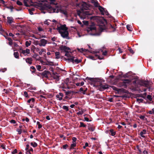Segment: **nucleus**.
<instances>
[{
	"label": "nucleus",
	"mask_w": 154,
	"mask_h": 154,
	"mask_svg": "<svg viewBox=\"0 0 154 154\" xmlns=\"http://www.w3.org/2000/svg\"><path fill=\"white\" fill-rule=\"evenodd\" d=\"M82 3L80 10L77 11V13L81 19H83L88 17V15H91L92 12L88 10L89 8L90 7L89 5L84 2H82Z\"/></svg>",
	"instance_id": "nucleus-1"
},
{
	"label": "nucleus",
	"mask_w": 154,
	"mask_h": 154,
	"mask_svg": "<svg viewBox=\"0 0 154 154\" xmlns=\"http://www.w3.org/2000/svg\"><path fill=\"white\" fill-rule=\"evenodd\" d=\"M90 18L91 20H96L99 26L100 30L101 32H103V30L106 29L107 21L103 17L97 16H92L90 17Z\"/></svg>",
	"instance_id": "nucleus-2"
},
{
	"label": "nucleus",
	"mask_w": 154,
	"mask_h": 154,
	"mask_svg": "<svg viewBox=\"0 0 154 154\" xmlns=\"http://www.w3.org/2000/svg\"><path fill=\"white\" fill-rule=\"evenodd\" d=\"M133 84L137 88L140 86H144L147 88L149 87V83L148 81L143 80H134L133 82Z\"/></svg>",
	"instance_id": "nucleus-3"
},
{
	"label": "nucleus",
	"mask_w": 154,
	"mask_h": 154,
	"mask_svg": "<svg viewBox=\"0 0 154 154\" xmlns=\"http://www.w3.org/2000/svg\"><path fill=\"white\" fill-rule=\"evenodd\" d=\"M86 80H90L91 82H93L94 84V86L96 87H98L99 88H100L103 82H104V81L99 79V78H88L87 77L86 78Z\"/></svg>",
	"instance_id": "nucleus-4"
},
{
	"label": "nucleus",
	"mask_w": 154,
	"mask_h": 154,
	"mask_svg": "<svg viewBox=\"0 0 154 154\" xmlns=\"http://www.w3.org/2000/svg\"><path fill=\"white\" fill-rule=\"evenodd\" d=\"M56 29L58 30L59 32H61V30L64 31H67L68 30V28L66 27V24L61 25L60 26H57Z\"/></svg>",
	"instance_id": "nucleus-5"
},
{
	"label": "nucleus",
	"mask_w": 154,
	"mask_h": 154,
	"mask_svg": "<svg viewBox=\"0 0 154 154\" xmlns=\"http://www.w3.org/2000/svg\"><path fill=\"white\" fill-rule=\"evenodd\" d=\"M131 81V79H125L123 80L122 83V86H123L124 88H126L127 86V84H129Z\"/></svg>",
	"instance_id": "nucleus-6"
},
{
	"label": "nucleus",
	"mask_w": 154,
	"mask_h": 154,
	"mask_svg": "<svg viewBox=\"0 0 154 154\" xmlns=\"http://www.w3.org/2000/svg\"><path fill=\"white\" fill-rule=\"evenodd\" d=\"M78 50L79 51L81 52H87V51H89L90 53L94 54H96L97 53H99V52H96L95 51H92L91 50H90L89 51L87 49H84L83 48H81L80 49L78 48Z\"/></svg>",
	"instance_id": "nucleus-7"
},
{
	"label": "nucleus",
	"mask_w": 154,
	"mask_h": 154,
	"mask_svg": "<svg viewBox=\"0 0 154 154\" xmlns=\"http://www.w3.org/2000/svg\"><path fill=\"white\" fill-rule=\"evenodd\" d=\"M63 91H64L66 95L69 96H71V97H72V96L73 95V94L78 93V92H75L74 91H66L65 90H63Z\"/></svg>",
	"instance_id": "nucleus-8"
},
{
	"label": "nucleus",
	"mask_w": 154,
	"mask_h": 154,
	"mask_svg": "<svg viewBox=\"0 0 154 154\" xmlns=\"http://www.w3.org/2000/svg\"><path fill=\"white\" fill-rule=\"evenodd\" d=\"M41 74L43 77L48 78L49 75H51V72L45 70L43 72L41 73Z\"/></svg>",
	"instance_id": "nucleus-9"
},
{
	"label": "nucleus",
	"mask_w": 154,
	"mask_h": 154,
	"mask_svg": "<svg viewBox=\"0 0 154 154\" xmlns=\"http://www.w3.org/2000/svg\"><path fill=\"white\" fill-rule=\"evenodd\" d=\"M59 33L60 34L61 36L63 38H66L68 37L69 34L68 30L60 32Z\"/></svg>",
	"instance_id": "nucleus-10"
},
{
	"label": "nucleus",
	"mask_w": 154,
	"mask_h": 154,
	"mask_svg": "<svg viewBox=\"0 0 154 154\" xmlns=\"http://www.w3.org/2000/svg\"><path fill=\"white\" fill-rule=\"evenodd\" d=\"M59 48L60 50L64 51L65 52H67V51L70 50V48L69 47L63 45L60 46Z\"/></svg>",
	"instance_id": "nucleus-11"
},
{
	"label": "nucleus",
	"mask_w": 154,
	"mask_h": 154,
	"mask_svg": "<svg viewBox=\"0 0 154 154\" xmlns=\"http://www.w3.org/2000/svg\"><path fill=\"white\" fill-rule=\"evenodd\" d=\"M109 88L108 85H103V83L102 85L100 86L99 88V90L101 91H103V90Z\"/></svg>",
	"instance_id": "nucleus-12"
},
{
	"label": "nucleus",
	"mask_w": 154,
	"mask_h": 154,
	"mask_svg": "<svg viewBox=\"0 0 154 154\" xmlns=\"http://www.w3.org/2000/svg\"><path fill=\"white\" fill-rule=\"evenodd\" d=\"M40 43L39 44L40 46H45L47 43V41L45 39H42L40 40Z\"/></svg>",
	"instance_id": "nucleus-13"
},
{
	"label": "nucleus",
	"mask_w": 154,
	"mask_h": 154,
	"mask_svg": "<svg viewBox=\"0 0 154 154\" xmlns=\"http://www.w3.org/2000/svg\"><path fill=\"white\" fill-rule=\"evenodd\" d=\"M96 57H97L98 59L100 60H102V58H101L100 57V56H98L97 54H95V56H89V58L93 60H95L97 59V58H96Z\"/></svg>",
	"instance_id": "nucleus-14"
},
{
	"label": "nucleus",
	"mask_w": 154,
	"mask_h": 154,
	"mask_svg": "<svg viewBox=\"0 0 154 154\" xmlns=\"http://www.w3.org/2000/svg\"><path fill=\"white\" fill-rule=\"evenodd\" d=\"M56 74H57V73H56L55 74L54 73H53V75H51V76L54 79H55L56 81H59V77L60 76L56 75Z\"/></svg>",
	"instance_id": "nucleus-15"
},
{
	"label": "nucleus",
	"mask_w": 154,
	"mask_h": 154,
	"mask_svg": "<svg viewBox=\"0 0 154 154\" xmlns=\"http://www.w3.org/2000/svg\"><path fill=\"white\" fill-rule=\"evenodd\" d=\"M98 7V9L101 12V14L102 15H104V12L105 11L104 8L100 5H99Z\"/></svg>",
	"instance_id": "nucleus-16"
},
{
	"label": "nucleus",
	"mask_w": 154,
	"mask_h": 154,
	"mask_svg": "<svg viewBox=\"0 0 154 154\" xmlns=\"http://www.w3.org/2000/svg\"><path fill=\"white\" fill-rule=\"evenodd\" d=\"M64 82L65 84L67 86V88L68 89H70L71 88L69 86V83H70L69 82V78H67L64 81Z\"/></svg>",
	"instance_id": "nucleus-17"
},
{
	"label": "nucleus",
	"mask_w": 154,
	"mask_h": 154,
	"mask_svg": "<svg viewBox=\"0 0 154 154\" xmlns=\"http://www.w3.org/2000/svg\"><path fill=\"white\" fill-rule=\"evenodd\" d=\"M146 131L145 129H143L142 131L140 133V136L143 138H145V137L143 135V134H145L146 133Z\"/></svg>",
	"instance_id": "nucleus-18"
},
{
	"label": "nucleus",
	"mask_w": 154,
	"mask_h": 154,
	"mask_svg": "<svg viewBox=\"0 0 154 154\" xmlns=\"http://www.w3.org/2000/svg\"><path fill=\"white\" fill-rule=\"evenodd\" d=\"M21 53H23L25 56H26L27 55L26 54V53L27 54H30V50L28 49H26V50H22Z\"/></svg>",
	"instance_id": "nucleus-19"
},
{
	"label": "nucleus",
	"mask_w": 154,
	"mask_h": 154,
	"mask_svg": "<svg viewBox=\"0 0 154 154\" xmlns=\"http://www.w3.org/2000/svg\"><path fill=\"white\" fill-rule=\"evenodd\" d=\"M26 61L27 63H28L29 64H31L32 59L31 58H27L26 59Z\"/></svg>",
	"instance_id": "nucleus-20"
},
{
	"label": "nucleus",
	"mask_w": 154,
	"mask_h": 154,
	"mask_svg": "<svg viewBox=\"0 0 154 154\" xmlns=\"http://www.w3.org/2000/svg\"><path fill=\"white\" fill-rule=\"evenodd\" d=\"M7 22L9 24H11L13 22V19L12 17H7Z\"/></svg>",
	"instance_id": "nucleus-21"
},
{
	"label": "nucleus",
	"mask_w": 154,
	"mask_h": 154,
	"mask_svg": "<svg viewBox=\"0 0 154 154\" xmlns=\"http://www.w3.org/2000/svg\"><path fill=\"white\" fill-rule=\"evenodd\" d=\"M131 72H129L126 74L123 75L122 77L125 78H129L130 76L131 75Z\"/></svg>",
	"instance_id": "nucleus-22"
},
{
	"label": "nucleus",
	"mask_w": 154,
	"mask_h": 154,
	"mask_svg": "<svg viewBox=\"0 0 154 154\" xmlns=\"http://www.w3.org/2000/svg\"><path fill=\"white\" fill-rule=\"evenodd\" d=\"M92 2L94 3V5L95 7H98L99 5L97 1L96 0H92Z\"/></svg>",
	"instance_id": "nucleus-23"
},
{
	"label": "nucleus",
	"mask_w": 154,
	"mask_h": 154,
	"mask_svg": "<svg viewBox=\"0 0 154 154\" xmlns=\"http://www.w3.org/2000/svg\"><path fill=\"white\" fill-rule=\"evenodd\" d=\"M44 65H50L51 66H54V64L53 63V62L51 61H47L45 63Z\"/></svg>",
	"instance_id": "nucleus-24"
},
{
	"label": "nucleus",
	"mask_w": 154,
	"mask_h": 154,
	"mask_svg": "<svg viewBox=\"0 0 154 154\" xmlns=\"http://www.w3.org/2000/svg\"><path fill=\"white\" fill-rule=\"evenodd\" d=\"M35 101V98H32L28 100L27 102L29 103H30L31 102L34 103Z\"/></svg>",
	"instance_id": "nucleus-25"
},
{
	"label": "nucleus",
	"mask_w": 154,
	"mask_h": 154,
	"mask_svg": "<svg viewBox=\"0 0 154 154\" xmlns=\"http://www.w3.org/2000/svg\"><path fill=\"white\" fill-rule=\"evenodd\" d=\"M14 55L15 58L17 59L19 58V54L18 52H14Z\"/></svg>",
	"instance_id": "nucleus-26"
},
{
	"label": "nucleus",
	"mask_w": 154,
	"mask_h": 154,
	"mask_svg": "<svg viewBox=\"0 0 154 154\" xmlns=\"http://www.w3.org/2000/svg\"><path fill=\"white\" fill-rule=\"evenodd\" d=\"M60 12V13L63 14L65 15H66L67 14V12L66 11L63 10H62L61 9H60L59 10V12Z\"/></svg>",
	"instance_id": "nucleus-27"
},
{
	"label": "nucleus",
	"mask_w": 154,
	"mask_h": 154,
	"mask_svg": "<svg viewBox=\"0 0 154 154\" xmlns=\"http://www.w3.org/2000/svg\"><path fill=\"white\" fill-rule=\"evenodd\" d=\"M82 61V60L81 59L79 60L78 59H76L75 60L74 59V63H75L77 64H78L80 63H81Z\"/></svg>",
	"instance_id": "nucleus-28"
},
{
	"label": "nucleus",
	"mask_w": 154,
	"mask_h": 154,
	"mask_svg": "<svg viewBox=\"0 0 154 154\" xmlns=\"http://www.w3.org/2000/svg\"><path fill=\"white\" fill-rule=\"evenodd\" d=\"M51 8H53V7L50 5L48 6V11L50 13H52V10Z\"/></svg>",
	"instance_id": "nucleus-29"
},
{
	"label": "nucleus",
	"mask_w": 154,
	"mask_h": 154,
	"mask_svg": "<svg viewBox=\"0 0 154 154\" xmlns=\"http://www.w3.org/2000/svg\"><path fill=\"white\" fill-rule=\"evenodd\" d=\"M60 54V53L59 52H56L55 53V54L56 56V59H58L60 58L59 55Z\"/></svg>",
	"instance_id": "nucleus-30"
},
{
	"label": "nucleus",
	"mask_w": 154,
	"mask_h": 154,
	"mask_svg": "<svg viewBox=\"0 0 154 154\" xmlns=\"http://www.w3.org/2000/svg\"><path fill=\"white\" fill-rule=\"evenodd\" d=\"M110 132L111 133V134L112 136H114L116 134V132L114 131L113 129H111L110 130Z\"/></svg>",
	"instance_id": "nucleus-31"
},
{
	"label": "nucleus",
	"mask_w": 154,
	"mask_h": 154,
	"mask_svg": "<svg viewBox=\"0 0 154 154\" xmlns=\"http://www.w3.org/2000/svg\"><path fill=\"white\" fill-rule=\"evenodd\" d=\"M126 28L129 31H131L132 30V28L131 26L129 25H127Z\"/></svg>",
	"instance_id": "nucleus-32"
},
{
	"label": "nucleus",
	"mask_w": 154,
	"mask_h": 154,
	"mask_svg": "<svg viewBox=\"0 0 154 154\" xmlns=\"http://www.w3.org/2000/svg\"><path fill=\"white\" fill-rule=\"evenodd\" d=\"M31 145L34 147H35L37 146V144L35 142L31 143Z\"/></svg>",
	"instance_id": "nucleus-33"
},
{
	"label": "nucleus",
	"mask_w": 154,
	"mask_h": 154,
	"mask_svg": "<svg viewBox=\"0 0 154 154\" xmlns=\"http://www.w3.org/2000/svg\"><path fill=\"white\" fill-rule=\"evenodd\" d=\"M52 10V13L56 12L57 13H58L59 12V9H56V8H51Z\"/></svg>",
	"instance_id": "nucleus-34"
},
{
	"label": "nucleus",
	"mask_w": 154,
	"mask_h": 154,
	"mask_svg": "<svg viewBox=\"0 0 154 154\" xmlns=\"http://www.w3.org/2000/svg\"><path fill=\"white\" fill-rule=\"evenodd\" d=\"M31 44V41H29V42L28 41H26L25 42V45L26 47H28Z\"/></svg>",
	"instance_id": "nucleus-35"
},
{
	"label": "nucleus",
	"mask_w": 154,
	"mask_h": 154,
	"mask_svg": "<svg viewBox=\"0 0 154 154\" xmlns=\"http://www.w3.org/2000/svg\"><path fill=\"white\" fill-rule=\"evenodd\" d=\"M71 98H72V97H69V96L66 95V96H65L64 97V98L63 99V101H65V100H67L70 99Z\"/></svg>",
	"instance_id": "nucleus-36"
},
{
	"label": "nucleus",
	"mask_w": 154,
	"mask_h": 154,
	"mask_svg": "<svg viewBox=\"0 0 154 154\" xmlns=\"http://www.w3.org/2000/svg\"><path fill=\"white\" fill-rule=\"evenodd\" d=\"M62 108L65 110L66 111H68L69 110L68 107L66 106H63Z\"/></svg>",
	"instance_id": "nucleus-37"
},
{
	"label": "nucleus",
	"mask_w": 154,
	"mask_h": 154,
	"mask_svg": "<svg viewBox=\"0 0 154 154\" xmlns=\"http://www.w3.org/2000/svg\"><path fill=\"white\" fill-rule=\"evenodd\" d=\"M75 57H72V58H68V60L70 61L71 62H72V63H74V58Z\"/></svg>",
	"instance_id": "nucleus-38"
},
{
	"label": "nucleus",
	"mask_w": 154,
	"mask_h": 154,
	"mask_svg": "<svg viewBox=\"0 0 154 154\" xmlns=\"http://www.w3.org/2000/svg\"><path fill=\"white\" fill-rule=\"evenodd\" d=\"M125 90L123 88H118L117 91L119 93H122L124 92Z\"/></svg>",
	"instance_id": "nucleus-39"
},
{
	"label": "nucleus",
	"mask_w": 154,
	"mask_h": 154,
	"mask_svg": "<svg viewBox=\"0 0 154 154\" xmlns=\"http://www.w3.org/2000/svg\"><path fill=\"white\" fill-rule=\"evenodd\" d=\"M6 8L8 9H11V12L13 11V9L14 8L13 6H11L9 7L6 6Z\"/></svg>",
	"instance_id": "nucleus-40"
},
{
	"label": "nucleus",
	"mask_w": 154,
	"mask_h": 154,
	"mask_svg": "<svg viewBox=\"0 0 154 154\" xmlns=\"http://www.w3.org/2000/svg\"><path fill=\"white\" fill-rule=\"evenodd\" d=\"M86 127V125L84 124V123L82 122H80V125L79 126L80 127Z\"/></svg>",
	"instance_id": "nucleus-41"
},
{
	"label": "nucleus",
	"mask_w": 154,
	"mask_h": 154,
	"mask_svg": "<svg viewBox=\"0 0 154 154\" xmlns=\"http://www.w3.org/2000/svg\"><path fill=\"white\" fill-rule=\"evenodd\" d=\"M88 129L89 130H91L92 131H93L94 130V128L92 126H88Z\"/></svg>",
	"instance_id": "nucleus-42"
},
{
	"label": "nucleus",
	"mask_w": 154,
	"mask_h": 154,
	"mask_svg": "<svg viewBox=\"0 0 154 154\" xmlns=\"http://www.w3.org/2000/svg\"><path fill=\"white\" fill-rule=\"evenodd\" d=\"M79 91L81 92H82V93L83 94H85V91H84L83 90V88L82 87L81 88L79 89Z\"/></svg>",
	"instance_id": "nucleus-43"
},
{
	"label": "nucleus",
	"mask_w": 154,
	"mask_h": 154,
	"mask_svg": "<svg viewBox=\"0 0 154 154\" xmlns=\"http://www.w3.org/2000/svg\"><path fill=\"white\" fill-rule=\"evenodd\" d=\"M30 68L32 69L33 70L32 71V72L34 73L36 71V69L34 66H32Z\"/></svg>",
	"instance_id": "nucleus-44"
},
{
	"label": "nucleus",
	"mask_w": 154,
	"mask_h": 154,
	"mask_svg": "<svg viewBox=\"0 0 154 154\" xmlns=\"http://www.w3.org/2000/svg\"><path fill=\"white\" fill-rule=\"evenodd\" d=\"M146 93H144L143 94H140V97H142L143 98L145 99L146 97Z\"/></svg>",
	"instance_id": "nucleus-45"
},
{
	"label": "nucleus",
	"mask_w": 154,
	"mask_h": 154,
	"mask_svg": "<svg viewBox=\"0 0 154 154\" xmlns=\"http://www.w3.org/2000/svg\"><path fill=\"white\" fill-rule=\"evenodd\" d=\"M76 146V143H72L71 144L70 146L71 147V148L74 149V147L75 146Z\"/></svg>",
	"instance_id": "nucleus-46"
},
{
	"label": "nucleus",
	"mask_w": 154,
	"mask_h": 154,
	"mask_svg": "<svg viewBox=\"0 0 154 154\" xmlns=\"http://www.w3.org/2000/svg\"><path fill=\"white\" fill-rule=\"evenodd\" d=\"M147 98L150 101H151L152 100V96L150 95H148L147 96Z\"/></svg>",
	"instance_id": "nucleus-47"
},
{
	"label": "nucleus",
	"mask_w": 154,
	"mask_h": 154,
	"mask_svg": "<svg viewBox=\"0 0 154 154\" xmlns=\"http://www.w3.org/2000/svg\"><path fill=\"white\" fill-rule=\"evenodd\" d=\"M143 100L142 99H139L137 98L136 100L137 102H138L139 103L142 102L143 101Z\"/></svg>",
	"instance_id": "nucleus-48"
},
{
	"label": "nucleus",
	"mask_w": 154,
	"mask_h": 154,
	"mask_svg": "<svg viewBox=\"0 0 154 154\" xmlns=\"http://www.w3.org/2000/svg\"><path fill=\"white\" fill-rule=\"evenodd\" d=\"M66 52V53L65 54V56H67V57H71L70 55V54H69V52L68 51H67V52Z\"/></svg>",
	"instance_id": "nucleus-49"
},
{
	"label": "nucleus",
	"mask_w": 154,
	"mask_h": 154,
	"mask_svg": "<svg viewBox=\"0 0 154 154\" xmlns=\"http://www.w3.org/2000/svg\"><path fill=\"white\" fill-rule=\"evenodd\" d=\"M84 113V111L82 110L81 111H79L77 113V114L79 115H82Z\"/></svg>",
	"instance_id": "nucleus-50"
},
{
	"label": "nucleus",
	"mask_w": 154,
	"mask_h": 154,
	"mask_svg": "<svg viewBox=\"0 0 154 154\" xmlns=\"http://www.w3.org/2000/svg\"><path fill=\"white\" fill-rule=\"evenodd\" d=\"M3 91L6 94H8L9 92V91L8 89H4L3 90Z\"/></svg>",
	"instance_id": "nucleus-51"
},
{
	"label": "nucleus",
	"mask_w": 154,
	"mask_h": 154,
	"mask_svg": "<svg viewBox=\"0 0 154 154\" xmlns=\"http://www.w3.org/2000/svg\"><path fill=\"white\" fill-rule=\"evenodd\" d=\"M68 145L67 144H66L63 146V148L64 149H66L68 147Z\"/></svg>",
	"instance_id": "nucleus-52"
},
{
	"label": "nucleus",
	"mask_w": 154,
	"mask_h": 154,
	"mask_svg": "<svg viewBox=\"0 0 154 154\" xmlns=\"http://www.w3.org/2000/svg\"><path fill=\"white\" fill-rule=\"evenodd\" d=\"M42 67L41 66L38 65H37L36 66V68L37 69V70L39 71H41V69Z\"/></svg>",
	"instance_id": "nucleus-53"
},
{
	"label": "nucleus",
	"mask_w": 154,
	"mask_h": 154,
	"mask_svg": "<svg viewBox=\"0 0 154 154\" xmlns=\"http://www.w3.org/2000/svg\"><path fill=\"white\" fill-rule=\"evenodd\" d=\"M128 50L129 51V52L132 53V54H133L134 52V51L131 48H130L129 49H128Z\"/></svg>",
	"instance_id": "nucleus-54"
},
{
	"label": "nucleus",
	"mask_w": 154,
	"mask_h": 154,
	"mask_svg": "<svg viewBox=\"0 0 154 154\" xmlns=\"http://www.w3.org/2000/svg\"><path fill=\"white\" fill-rule=\"evenodd\" d=\"M17 5H23L22 3L21 2L18 0H17Z\"/></svg>",
	"instance_id": "nucleus-55"
},
{
	"label": "nucleus",
	"mask_w": 154,
	"mask_h": 154,
	"mask_svg": "<svg viewBox=\"0 0 154 154\" xmlns=\"http://www.w3.org/2000/svg\"><path fill=\"white\" fill-rule=\"evenodd\" d=\"M24 95L26 97H29V96L28 95L27 92L26 91H24Z\"/></svg>",
	"instance_id": "nucleus-56"
},
{
	"label": "nucleus",
	"mask_w": 154,
	"mask_h": 154,
	"mask_svg": "<svg viewBox=\"0 0 154 154\" xmlns=\"http://www.w3.org/2000/svg\"><path fill=\"white\" fill-rule=\"evenodd\" d=\"M56 97L57 98H58V100H61L62 99V98L59 95V94H57L56 95Z\"/></svg>",
	"instance_id": "nucleus-57"
},
{
	"label": "nucleus",
	"mask_w": 154,
	"mask_h": 154,
	"mask_svg": "<svg viewBox=\"0 0 154 154\" xmlns=\"http://www.w3.org/2000/svg\"><path fill=\"white\" fill-rule=\"evenodd\" d=\"M6 35L4 34H2V35L6 39H7V38H8V33L7 32L5 33Z\"/></svg>",
	"instance_id": "nucleus-58"
},
{
	"label": "nucleus",
	"mask_w": 154,
	"mask_h": 154,
	"mask_svg": "<svg viewBox=\"0 0 154 154\" xmlns=\"http://www.w3.org/2000/svg\"><path fill=\"white\" fill-rule=\"evenodd\" d=\"M83 23L84 25H88V22L87 21H83Z\"/></svg>",
	"instance_id": "nucleus-59"
},
{
	"label": "nucleus",
	"mask_w": 154,
	"mask_h": 154,
	"mask_svg": "<svg viewBox=\"0 0 154 154\" xmlns=\"http://www.w3.org/2000/svg\"><path fill=\"white\" fill-rule=\"evenodd\" d=\"M72 143H76V141L77 140V138L75 137H73L72 138Z\"/></svg>",
	"instance_id": "nucleus-60"
},
{
	"label": "nucleus",
	"mask_w": 154,
	"mask_h": 154,
	"mask_svg": "<svg viewBox=\"0 0 154 154\" xmlns=\"http://www.w3.org/2000/svg\"><path fill=\"white\" fill-rule=\"evenodd\" d=\"M17 152V150L15 149L12 152V154H15Z\"/></svg>",
	"instance_id": "nucleus-61"
},
{
	"label": "nucleus",
	"mask_w": 154,
	"mask_h": 154,
	"mask_svg": "<svg viewBox=\"0 0 154 154\" xmlns=\"http://www.w3.org/2000/svg\"><path fill=\"white\" fill-rule=\"evenodd\" d=\"M88 146V143H86L85 144V146H83V148L84 149H85L86 147Z\"/></svg>",
	"instance_id": "nucleus-62"
},
{
	"label": "nucleus",
	"mask_w": 154,
	"mask_h": 154,
	"mask_svg": "<svg viewBox=\"0 0 154 154\" xmlns=\"http://www.w3.org/2000/svg\"><path fill=\"white\" fill-rule=\"evenodd\" d=\"M38 30L39 31L41 32L43 30V29L41 27H39L38 28Z\"/></svg>",
	"instance_id": "nucleus-63"
},
{
	"label": "nucleus",
	"mask_w": 154,
	"mask_h": 154,
	"mask_svg": "<svg viewBox=\"0 0 154 154\" xmlns=\"http://www.w3.org/2000/svg\"><path fill=\"white\" fill-rule=\"evenodd\" d=\"M139 118L143 120L145 118V116H144L141 115L139 117Z\"/></svg>",
	"instance_id": "nucleus-64"
}]
</instances>
